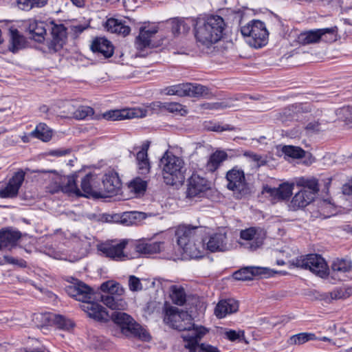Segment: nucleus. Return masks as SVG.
Wrapping results in <instances>:
<instances>
[{"label":"nucleus","mask_w":352,"mask_h":352,"mask_svg":"<svg viewBox=\"0 0 352 352\" xmlns=\"http://www.w3.org/2000/svg\"><path fill=\"white\" fill-rule=\"evenodd\" d=\"M164 322L179 331H186L182 335V338L186 342L185 347L190 352H195L199 340L207 333V329L202 327L195 326L192 323L191 316L184 311H180L178 308L170 307L166 309Z\"/></svg>","instance_id":"1"},{"label":"nucleus","mask_w":352,"mask_h":352,"mask_svg":"<svg viewBox=\"0 0 352 352\" xmlns=\"http://www.w3.org/2000/svg\"><path fill=\"white\" fill-rule=\"evenodd\" d=\"M226 28V23L223 17L211 14L196 21L195 36L197 43L210 47L221 40Z\"/></svg>","instance_id":"2"},{"label":"nucleus","mask_w":352,"mask_h":352,"mask_svg":"<svg viewBox=\"0 0 352 352\" xmlns=\"http://www.w3.org/2000/svg\"><path fill=\"white\" fill-rule=\"evenodd\" d=\"M204 228L201 226L190 225L179 226L175 235L178 245L184 253L190 258H199L205 253V241L202 240Z\"/></svg>","instance_id":"3"},{"label":"nucleus","mask_w":352,"mask_h":352,"mask_svg":"<svg viewBox=\"0 0 352 352\" xmlns=\"http://www.w3.org/2000/svg\"><path fill=\"white\" fill-rule=\"evenodd\" d=\"M100 180H96L89 171V198L94 200L104 199L120 192L122 182L116 171L108 170L102 178V184Z\"/></svg>","instance_id":"4"},{"label":"nucleus","mask_w":352,"mask_h":352,"mask_svg":"<svg viewBox=\"0 0 352 352\" xmlns=\"http://www.w3.org/2000/svg\"><path fill=\"white\" fill-rule=\"evenodd\" d=\"M160 166L164 182L167 185H177L184 180L186 168L181 157L166 151L160 159Z\"/></svg>","instance_id":"5"},{"label":"nucleus","mask_w":352,"mask_h":352,"mask_svg":"<svg viewBox=\"0 0 352 352\" xmlns=\"http://www.w3.org/2000/svg\"><path fill=\"white\" fill-rule=\"evenodd\" d=\"M110 320L120 327L122 333L126 337H136L144 341L151 339L149 333L126 313L115 311Z\"/></svg>","instance_id":"6"},{"label":"nucleus","mask_w":352,"mask_h":352,"mask_svg":"<svg viewBox=\"0 0 352 352\" xmlns=\"http://www.w3.org/2000/svg\"><path fill=\"white\" fill-rule=\"evenodd\" d=\"M76 179V175L56 176L54 185L49 186V191L52 193L62 191L69 195L88 197V174H86L82 179L81 189L83 192L77 187Z\"/></svg>","instance_id":"7"},{"label":"nucleus","mask_w":352,"mask_h":352,"mask_svg":"<svg viewBox=\"0 0 352 352\" xmlns=\"http://www.w3.org/2000/svg\"><path fill=\"white\" fill-rule=\"evenodd\" d=\"M241 32L247 37V42L254 48H261L267 43L269 33L265 23L259 20H252L242 26Z\"/></svg>","instance_id":"8"},{"label":"nucleus","mask_w":352,"mask_h":352,"mask_svg":"<svg viewBox=\"0 0 352 352\" xmlns=\"http://www.w3.org/2000/svg\"><path fill=\"white\" fill-rule=\"evenodd\" d=\"M226 186L232 192L236 199H242L251 193L249 184L247 183L243 170L236 167L228 170L226 175Z\"/></svg>","instance_id":"9"},{"label":"nucleus","mask_w":352,"mask_h":352,"mask_svg":"<svg viewBox=\"0 0 352 352\" xmlns=\"http://www.w3.org/2000/svg\"><path fill=\"white\" fill-rule=\"evenodd\" d=\"M290 265L302 270H309L320 277L328 274V267L324 259L318 254H308L297 257L289 262Z\"/></svg>","instance_id":"10"},{"label":"nucleus","mask_w":352,"mask_h":352,"mask_svg":"<svg viewBox=\"0 0 352 352\" xmlns=\"http://www.w3.org/2000/svg\"><path fill=\"white\" fill-rule=\"evenodd\" d=\"M129 244V240L122 239L118 241H108L97 245V250L115 261H124L131 258V252L127 253L124 251V248Z\"/></svg>","instance_id":"11"},{"label":"nucleus","mask_w":352,"mask_h":352,"mask_svg":"<svg viewBox=\"0 0 352 352\" xmlns=\"http://www.w3.org/2000/svg\"><path fill=\"white\" fill-rule=\"evenodd\" d=\"M186 186V199L189 200L204 197L210 190V182L196 173H193L188 179Z\"/></svg>","instance_id":"12"},{"label":"nucleus","mask_w":352,"mask_h":352,"mask_svg":"<svg viewBox=\"0 0 352 352\" xmlns=\"http://www.w3.org/2000/svg\"><path fill=\"white\" fill-rule=\"evenodd\" d=\"M336 27L311 30L301 33L298 36V41L302 45L315 43L320 41L331 43L336 41Z\"/></svg>","instance_id":"13"},{"label":"nucleus","mask_w":352,"mask_h":352,"mask_svg":"<svg viewBox=\"0 0 352 352\" xmlns=\"http://www.w3.org/2000/svg\"><path fill=\"white\" fill-rule=\"evenodd\" d=\"M131 258L149 256L164 250V243L162 241L148 242L145 240L133 241L130 243Z\"/></svg>","instance_id":"14"},{"label":"nucleus","mask_w":352,"mask_h":352,"mask_svg":"<svg viewBox=\"0 0 352 352\" xmlns=\"http://www.w3.org/2000/svg\"><path fill=\"white\" fill-rule=\"evenodd\" d=\"M265 236V232L262 229L251 227L241 231L240 238L244 241L239 243L250 251H255L262 246Z\"/></svg>","instance_id":"15"},{"label":"nucleus","mask_w":352,"mask_h":352,"mask_svg":"<svg viewBox=\"0 0 352 352\" xmlns=\"http://www.w3.org/2000/svg\"><path fill=\"white\" fill-rule=\"evenodd\" d=\"M205 243L206 249L211 252H224L230 250L233 247L232 241L224 229L210 234Z\"/></svg>","instance_id":"16"},{"label":"nucleus","mask_w":352,"mask_h":352,"mask_svg":"<svg viewBox=\"0 0 352 352\" xmlns=\"http://www.w3.org/2000/svg\"><path fill=\"white\" fill-rule=\"evenodd\" d=\"M25 172H16L6 183L0 182V197L3 199L16 197L25 179Z\"/></svg>","instance_id":"17"},{"label":"nucleus","mask_w":352,"mask_h":352,"mask_svg":"<svg viewBox=\"0 0 352 352\" xmlns=\"http://www.w3.org/2000/svg\"><path fill=\"white\" fill-rule=\"evenodd\" d=\"M52 39L49 48L54 52L61 50L67 38V28L63 23H55L54 21L50 22Z\"/></svg>","instance_id":"18"},{"label":"nucleus","mask_w":352,"mask_h":352,"mask_svg":"<svg viewBox=\"0 0 352 352\" xmlns=\"http://www.w3.org/2000/svg\"><path fill=\"white\" fill-rule=\"evenodd\" d=\"M274 273V271L267 267L248 266L235 272L233 277L238 280H248L253 276L269 277Z\"/></svg>","instance_id":"19"},{"label":"nucleus","mask_w":352,"mask_h":352,"mask_svg":"<svg viewBox=\"0 0 352 352\" xmlns=\"http://www.w3.org/2000/svg\"><path fill=\"white\" fill-rule=\"evenodd\" d=\"M30 38L36 42L42 43L45 39L47 28L49 25L45 21L36 19H30L25 21Z\"/></svg>","instance_id":"20"},{"label":"nucleus","mask_w":352,"mask_h":352,"mask_svg":"<svg viewBox=\"0 0 352 352\" xmlns=\"http://www.w3.org/2000/svg\"><path fill=\"white\" fill-rule=\"evenodd\" d=\"M66 292L69 296L80 302L81 309L85 312H88V286L78 282L76 284L69 285L66 287Z\"/></svg>","instance_id":"21"},{"label":"nucleus","mask_w":352,"mask_h":352,"mask_svg":"<svg viewBox=\"0 0 352 352\" xmlns=\"http://www.w3.org/2000/svg\"><path fill=\"white\" fill-rule=\"evenodd\" d=\"M147 215L146 213L138 211L125 212L122 214H111V223H120L124 226L137 224L138 222L145 219Z\"/></svg>","instance_id":"22"},{"label":"nucleus","mask_w":352,"mask_h":352,"mask_svg":"<svg viewBox=\"0 0 352 352\" xmlns=\"http://www.w3.org/2000/svg\"><path fill=\"white\" fill-rule=\"evenodd\" d=\"M94 54L102 55L104 59L111 57L114 52V47L111 42L105 37L95 38L90 46Z\"/></svg>","instance_id":"23"},{"label":"nucleus","mask_w":352,"mask_h":352,"mask_svg":"<svg viewBox=\"0 0 352 352\" xmlns=\"http://www.w3.org/2000/svg\"><path fill=\"white\" fill-rule=\"evenodd\" d=\"M293 188V184L283 183L278 188L265 187L264 191L273 201H278L288 199L292 194Z\"/></svg>","instance_id":"24"},{"label":"nucleus","mask_w":352,"mask_h":352,"mask_svg":"<svg viewBox=\"0 0 352 352\" xmlns=\"http://www.w3.org/2000/svg\"><path fill=\"white\" fill-rule=\"evenodd\" d=\"M239 309V302L229 298L220 300L214 309V314L219 318H223L228 314L235 313Z\"/></svg>","instance_id":"25"},{"label":"nucleus","mask_w":352,"mask_h":352,"mask_svg":"<svg viewBox=\"0 0 352 352\" xmlns=\"http://www.w3.org/2000/svg\"><path fill=\"white\" fill-rule=\"evenodd\" d=\"M21 238L19 231L12 230H3L0 231V250L14 247Z\"/></svg>","instance_id":"26"},{"label":"nucleus","mask_w":352,"mask_h":352,"mask_svg":"<svg viewBox=\"0 0 352 352\" xmlns=\"http://www.w3.org/2000/svg\"><path fill=\"white\" fill-rule=\"evenodd\" d=\"M352 295L351 286H343L338 287L333 291L324 293L321 295V299L326 302L330 303L333 300L346 299Z\"/></svg>","instance_id":"27"},{"label":"nucleus","mask_w":352,"mask_h":352,"mask_svg":"<svg viewBox=\"0 0 352 352\" xmlns=\"http://www.w3.org/2000/svg\"><path fill=\"white\" fill-rule=\"evenodd\" d=\"M314 199L311 191L302 189L297 192L292 198L290 207L293 210L304 208Z\"/></svg>","instance_id":"28"},{"label":"nucleus","mask_w":352,"mask_h":352,"mask_svg":"<svg viewBox=\"0 0 352 352\" xmlns=\"http://www.w3.org/2000/svg\"><path fill=\"white\" fill-rule=\"evenodd\" d=\"M208 89H168L166 95L179 96L193 98H209Z\"/></svg>","instance_id":"29"},{"label":"nucleus","mask_w":352,"mask_h":352,"mask_svg":"<svg viewBox=\"0 0 352 352\" xmlns=\"http://www.w3.org/2000/svg\"><path fill=\"white\" fill-rule=\"evenodd\" d=\"M89 318L96 321L105 323L110 320L108 311L101 305L89 300Z\"/></svg>","instance_id":"30"},{"label":"nucleus","mask_w":352,"mask_h":352,"mask_svg":"<svg viewBox=\"0 0 352 352\" xmlns=\"http://www.w3.org/2000/svg\"><path fill=\"white\" fill-rule=\"evenodd\" d=\"M352 268L351 262L346 259L337 258L331 265L332 277L338 280H344V274L349 272Z\"/></svg>","instance_id":"31"},{"label":"nucleus","mask_w":352,"mask_h":352,"mask_svg":"<svg viewBox=\"0 0 352 352\" xmlns=\"http://www.w3.org/2000/svg\"><path fill=\"white\" fill-rule=\"evenodd\" d=\"M100 298V301L112 310H124L128 306L126 301L120 296L102 294Z\"/></svg>","instance_id":"32"},{"label":"nucleus","mask_w":352,"mask_h":352,"mask_svg":"<svg viewBox=\"0 0 352 352\" xmlns=\"http://www.w3.org/2000/svg\"><path fill=\"white\" fill-rule=\"evenodd\" d=\"M157 32L155 27L147 29L146 27H141L139 35L135 39V44L138 49L142 50L149 46L151 38Z\"/></svg>","instance_id":"33"},{"label":"nucleus","mask_w":352,"mask_h":352,"mask_svg":"<svg viewBox=\"0 0 352 352\" xmlns=\"http://www.w3.org/2000/svg\"><path fill=\"white\" fill-rule=\"evenodd\" d=\"M105 28L111 33H116L124 36L130 33L131 29L122 21L113 18L109 19L105 23Z\"/></svg>","instance_id":"34"},{"label":"nucleus","mask_w":352,"mask_h":352,"mask_svg":"<svg viewBox=\"0 0 352 352\" xmlns=\"http://www.w3.org/2000/svg\"><path fill=\"white\" fill-rule=\"evenodd\" d=\"M100 289L102 292L107 293V295L120 296L124 294L125 289L118 282L110 280L101 284Z\"/></svg>","instance_id":"35"},{"label":"nucleus","mask_w":352,"mask_h":352,"mask_svg":"<svg viewBox=\"0 0 352 352\" xmlns=\"http://www.w3.org/2000/svg\"><path fill=\"white\" fill-rule=\"evenodd\" d=\"M228 157L227 153L223 151H217L212 153L206 164V169L208 171H215L220 164Z\"/></svg>","instance_id":"36"},{"label":"nucleus","mask_w":352,"mask_h":352,"mask_svg":"<svg viewBox=\"0 0 352 352\" xmlns=\"http://www.w3.org/2000/svg\"><path fill=\"white\" fill-rule=\"evenodd\" d=\"M29 136L41 140L43 142H48L52 137V130L45 124L39 123L34 130L30 133Z\"/></svg>","instance_id":"37"},{"label":"nucleus","mask_w":352,"mask_h":352,"mask_svg":"<svg viewBox=\"0 0 352 352\" xmlns=\"http://www.w3.org/2000/svg\"><path fill=\"white\" fill-rule=\"evenodd\" d=\"M170 298L173 303L182 306L186 301V294L184 289L179 285H172L170 287Z\"/></svg>","instance_id":"38"},{"label":"nucleus","mask_w":352,"mask_h":352,"mask_svg":"<svg viewBox=\"0 0 352 352\" xmlns=\"http://www.w3.org/2000/svg\"><path fill=\"white\" fill-rule=\"evenodd\" d=\"M10 50L13 53L16 52L23 47V37L16 28H10Z\"/></svg>","instance_id":"39"},{"label":"nucleus","mask_w":352,"mask_h":352,"mask_svg":"<svg viewBox=\"0 0 352 352\" xmlns=\"http://www.w3.org/2000/svg\"><path fill=\"white\" fill-rule=\"evenodd\" d=\"M50 321L58 328L69 331L74 327V322L61 315H52L50 316Z\"/></svg>","instance_id":"40"},{"label":"nucleus","mask_w":352,"mask_h":352,"mask_svg":"<svg viewBox=\"0 0 352 352\" xmlns=\"http://www.w3.org/2000/svg\"><path fill=\"white\" fill-rule=\"evenodd\" d=\"M131 117L129 113L125 109L111 110L102 113V118L107 120H121Z\"/></svg>","instance_id":"41"},{"label":"nucleus","mask_w":352,"mask_h":352,"mask_svg":"<svg viewBox=\"0 0 352 352\" xmlns=\"http://www.w3.org/2000/svg\"><path fill=\"white\" fill-rule=\"evenodd\" d=\"M204 127L207 131L214 132H223L226 131H234L235 127L230 124L221 125L219 122L206 121L204 124Z\"/></svg>","instance_id":"42"},{"label":"nucleus","mask_w":352,"mask_h":352,"mask_svg":"<svg viewBox=\"0 0 352 352\" xmlns=\"http://www.w3.org/2000/svg\"><path fill=\"white\" fill-rule=\"evenodd\" d=\"M283 153L287 157L294 159H300L305 157V152L301 148L294 146H284L282 148Z\"/></svg>","instance_id":"43"},{"label":"nucleus","mask_w":352,"mask_h":352,"mask_svg":"<svg viewBox=\"0 0 352 352\" xmlns=\"http://www.w3.org/2000/svg\"><path fill=\"white\" fill-rule=\"evenodd\" d=\"M336 115L346 124H352V107L344 106L338 108L336 110Z\"/></svg>","instance_id":"44"},{"label":"nucleus","mask_w":352,"mask_h":352,"mask_svg":"<svg viewBox=\"0 0 352 352\" xmlns=\"http://www.w3.org/2000/svg\"><path fill=\"white\" fill-rule=\"evenodd\" d=\"M316 337L312 333H300L294 335L289 338L292 344H302L307 341L316 340Z\"/></svg>","instance_id":"45"},{"label":"nucleus","mask_w":352,"mask_h":352,"mask_svg":"<svg viewBox=\"0 0 352 352\" xmlns=\"http://www.w3.org/2000/svg\"><path fill=\"white\" fill-rule=\"evenodd\" d=\"M129 189L135 194L144 192L146 188V182L140 177H136L129 184Z\"/></svg>","instance_id":"46"},{"label":"nucleus","mask_w":352,"mask_h":352,"mask_svg":"<svg viewBox=\"0 0 352 352\" xmlns=\"http://www.w3.org/2000/svg\"><path fill=\"white\" fill-rule=\"evenodd\" d=\"M244 156L248 157L252 161L256 163L257 167L264 166L267 164V160L265 156L258 155L253 152L248 151L244 153Z\"/></svg>","instance_id":"47"},{"label":"nucleus","mask_w":352,"mask_h":352,"mask_svg":"<svg viewBox=\"0 0 352 352\" xmlns=\"http://www.w3.org/2000/svg\"><path fill=\"white\" fill-rule=\"evenodd\" d=\"M111 214L100 212L89 214V221L99 223H111Z\"/></svg>","instance_id":"48"},{"label":"nucleus","mask_w":352,"mask_h":352,"mask_svg":"<svg viewBox=\"0 0 352 352\" xmlns=\"http://www.w3.org/2000/svg\"><path fill=\"white\" fill-rule=\"evenodd\" d=\"M159 107L171 113L179 112L182 109V106L178 102H160Z\"/></svg>","instance_id":"49"},{"label":"nucleus","mask_w":352,"mask_h":352,"mask_svg":"<svg viewBox=\"0 0 352 352\" xmlns=\"http://www.w3.org/2000/svg\"><path fill=\"white\" fill-rule=\"evenodd\" d=\"M129 288L132 292L142 290L143 287L140 280L135 276H130L129 278Z\"/></svg>","instance_id":"50"},{"label":"nucleus","mask_w":352,"mask_h":352,"mask_svg":"<svg viewBox=\"0 0 352 352\" xmlns=\"http://www.w3.org/2000/svg\"><path fill=\"white\" fill-rule=\"evenodd\" d=\"M149 147V142H145L142 145L141 149L136 155L137 162L148 161L147 151Z\"/></svg>","instance_id":"51"},{"label":"nucleus","mask_w":352,"mask_h":352,"mask_svg":"<svg viewBox=\"0 0 352 352\" xmlns=\"http://www.w3.org/2000/svg\"><path fill=\"white\" fill-rule=\"evenodd\" d=\"M302 189L311 191L312 196L315 197L316 194L319 190L317 181L316 179L307 180Z\"/></svg>","instance_id":"52"},{"label":"nucleus","mask_w":352,"mask_h":352,"mask_svg":"<svg viewBox=\"0 0 352 352\" xmlns=\"http://www.w3.org/2000/svg\"><path fill=\"white\" fill-rule=\"evenodd\" d=\"M185 30V23L183 20L175 19L172 21V32L173 34H179L181 32V28Z\"/></svg>","instance_id":"53"},{"label":"nucleus","mask_w":352,"mask_h":352,"mask_svg":"<svg viewBox=\"0 0 352 352\" xmlns=\"http://www.w3.org/2000/svg\"><path fill=\"white\" fill-rule=\"evenodd\" d=\"M17 6L19 9L25 11H30L35 8V6L32 0H17Z\"/></svg>","instance_id":"54"},{"label":"nucleus","mask_w":352,"mask_h":352,"mask_svg":"<svg viewBox=\"0 0 352 352\" xmlns=\"http://www.w3.org/2000/svg\"><path fill=\"white\" fill-rule=\"evenodd\" d=\"M224 334L227 339L232 342L240 340L242 337H243V331L237 332L234 330L227 331L224 333Z\"/></svg>","instance_id":"55"},{"label":"nucleus","mask_w":352,"mask_h":352,"mask_svg":"<svg viewBox=\"0 0 352 352\" xmlns=\"http://www.w3.org/2000/svg\"><path fill=\"white\" fill-rule=\"evenodd\" d=\"M74 118L82 120L88 116V108L86 106L79 107L73 113Z\"/></svg>","instance_id":"56"},{"label":"nucleus","mask_w":352,"mask_h":352,"mask_svg":"<svg viewBox=\"0 0 352 352\" xmlns=\"http://www.w3.org/2000/svg\"><path fill=\"white\" fill-rule=\"evenodd\" d=\"M166 88H207L205 85L197 82L179 83L173 86H168Z\"/></svg>","instance_id":"57"},{"label":"nucleus","mask_w":352,"mask_h":352,"mask_svg":"<svg viewBox=\"0 0 352 352\" xmlns=\"http://www.w3.org/2000/svg\"><path fill=\"white\" fill-rule=\"evenodd\" d=\"M140 173L142 175L146 174L150 170V164L148 161L137 162Z\"/></svg>","instance_id":"58"},{"label":"nucleus","mask_w":352,"mask_h":352,"mask_svg":"<svg viewBox=\"0 0 352 352\" xmlns=\"http://www.w3.org/2000/svg\"><path fill=\"white\" fill-rule=\"evenodd\" d=\"M199 349L202 352H219L217 347L204 343L199 345Z\"/></svg>","instance_id":"59"},{"label":"nucleus","mask_w":352,"mask_h":352,"mask_svg":"<svg viewBox=\"0 0 352 352\" xmlns=\"http://www.w3.org/2000/svg\"><path fill=\"white\" fill-rule=\"evenodd\" d=\"M70 152L69 149L59 148L54 150L51 152V154L54 156H64Z\"/></svg>","instance_id":"60"},{"label":"nucleus","mask_w":352,"mask_h":352,"mask_svg":"<svg viewBox=\"0 0 352 352\" xmlns=\"http://www.w3.org/2000/svg\"><path fill=\"white\" fill-rule=\"evenodd\" d=\"M296 111L297 113L300 112H308L310 111L311 108L309 104H300L296 107Z\"/></svg>","instance_id":"61"},{"label":"nucleus","mask_w":352,"mask_h":352,"mask_svg":"<svg viewBox=\"0 0 352 352\" xmlns=\"http://www.w3.org/2000/svg\"><path fill=\"white\" fill-rule=\"evenodd\" d=\"M306 129L311 131H318L319 130V124L318 122H310L306 126Z\"/></svg>","instance_id":"62"},{"label":"nucleus","mask_w":352,"mask_h":352,"mask_svg":"<svg viewBox=\"0 0 352 352\" xmlns=\"http://www.w3.org/2000/svg\"><path fill=\"white\" fill-rule=\"evenodd\" d=\"M228 107L225 102H215L210 104V109H223Z\"/></svg>","instance_id":"63"},{"label":"nucleus","mask_w":352,"mask_h":352,"mask_svg":"<svg viewBox=\"0 0 352 352\" xmlns=\"http://www.w3.org/2000/svg\"><path fill=\"white\" fill-rule=\"evenodd\" d=\"M87 28H88V25H74V26H73V28H72V30H73L76 34H80V33H82L85 30H86Z\"/></svg>","instance_id":"64"}]
</instances>
